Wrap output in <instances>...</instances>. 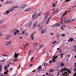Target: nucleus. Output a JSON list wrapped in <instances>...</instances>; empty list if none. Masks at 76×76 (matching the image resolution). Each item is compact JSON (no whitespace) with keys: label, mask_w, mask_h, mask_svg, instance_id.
I'll use <instances>...</instances> for the list:
<instances>
[{"label":"nucleus","mask_w":76,"mask_h":76,"mask_svg":"<svg viewBox=\"0 0 76 76\" xmlns=\"http://www.w3.org/2000/svg\"><path fill=\"white\" fill-rule=\"evenodd\" d=\"M60 34H58L57 35L56 37L57 38V39H59L60 38Z\"/></svg>","instance_id":"nucleus-15"},{"label":"nucleus","mask_w":76,"mask_h":76,"mask_svg":"<svg viewBox=\"0 0 76 76\" xmlns=\"http://www.w3.org/2000/svg\"><path fill=\"white\" fill-rule=\"evenodd\" d=\"M28 33L26 32L24 34V35L25 36H28Z\"/></svg>","instance_id":"nucleus-26"},{"label":"nucleus","mask_w":76,"mask_h":76,"mask_svg":"<svg viewBox=\"0 0 76 76\" xmlns=\"http://www.w3.org/2000/svg\"><path fill=\"white\" fill-rule=\"evenodd\" d=\"M43 47H44L43 45H40L39 47V48L37 49V51H38V50H39L40 49L42 48Z\"/></svg>","instance_id":"nucleus-19"},{"label":"nucleus","mask_w":76,"mask_h":76,"mask_svg":"<svg viewBox=\"0 0 76 76\" xmlns=\"http://www.w3.org/2000/svg\"><path fill=\"white\" fill-rule=\"evenodd\" d=\"M10 66V64H8L7 66V67H9Z\"/></svg>","instance_id":"nucleus-62"},{"label":"nucleus","mask_w":76,"mask_h":76,"mask_svg":"<svg viewBox=\"0 0 76 76\" xmlns=\"http://www.w3.org/2000/svg\"><path fill=\"white\" fill-rule=\"evenodd\" d=\"M64 55V53H61V58H63V56Z\"/></svg>","instance_id":"nucleus-31"},{"label":"nucleus","mask_w":76,"mask_h":76,"mask_svg":"<svg viewBox=\"0 0 76 76\" xmlns=\"http://www.w3.org/2000/svg\"><path fill=\"white\" fill-rule=\"evenodd\" d=\"M3 57H9V56H8V55H3Z\"/></svg>","instance_id":"nucleus-35"},{"label":"nucleus","mask_w":76,"mask_h":76,"mask_svg":"<svg viewBox=\"0 0 76 76\" xmlns=\"http://www.w3.org/2000/svg\"><path fill=\"white\" fill-rule=\"evenodd\" d=\"M5 60V59H4L3 60L0 61V62H3V61H4Z\"/></svg>","instance_id":"nucleus-45"},{"label":"nucleus","mask_w":76,"mask_h":76,"mask_svg":"<svg viewBox=\"0 0 76 76\" xmlns=\"http://www.w3.org/2000/svg\"><path fill=\"white\" fill-rule=\"evenodd\" d=\"M33 59H34V57H31V61H32V60H33Z\"/></svg>","instance_id":"nucleus-55"},{"label":"nucleus","mask_w":76,"mask_h":76,"mask_svg":"<svg viewBox=\"0 0 76 76\" xmlns=\"http://www.w3.org/2000/svg\"><path fill=\"white\" fill-rule=\"evenodd\" d=\"M37 69H38L39 70V71H41V66H39V67L37 68Z\"/></svg>","instance_id":"nucleus-27"},{"label":"nucleus","mask_w":76,"mask_h":76,"mask_svg":"<svg viewBox=\"0 0 76 76\" xmlns=\"http://www.w3.org/2000/svg\"><path fill=\"white\" fill-rule=\"evenodd\" d=\"M58 13V10L57 9L56 10H55L54 12H53V15H56V13Z\"/></svg>","instance_id":"nucleus-7"},{"label":"nucleus","mask_w":76,"mask_h":76,"mask_svg":"<svg viewBox=\"0 0 76 76\" xmlns=\"http://www.w3.org/2000/svg\"><path fill=\"white\" fill-rule=\"evenodd\" d=\"M32 18L34 20V19H37L38 18V17L37 15V13H34L33 14L32 16Z\"/></svg>","instance_id":"nucleus-3"},{"label":"nucleus","mask_w":76,"mask_h":76,"mask_svg":"<svg viewBox=\"0 0 76 76\" xmlns=\"http://www.w3.org/2000/svg\"><path fill=\"white\" fill-rule=\"evenodd\" d=\"M18 61V58H16V59H15L13 60V61L14 62H15V61Z\"/></svg>","instance_id":"nucleus-34"},{"label":"nucleus","mask_w":76,"mask_h":76,"mask_svg":"<svg viewBox=\"0 0 76 76\" xmlns=\"http://www.w3.org/2000/svg\"><path fill=\"white\" fill-rule=\"evenodd\" d=\"M61 66H64V64H63V63H61Z\"/></svg>","instance_id":"nucleus-48"},{"label":"nucleus","mask_w":76,"mask_h":76,"mask_svg":"<svg viewBox=\"0 0 76 76\" xmlns=\"http://www.w3.org/2000/svg\"><path fill=\"white\" fill-rule=\"evenodd\" d=\"M26 31L25 30H24L23 31H22V32H21V34H22V35H23V34H24V33Z\"/></svg>","instance_id":"nucleus-24"},{"label":"nucleus","mask_w":76,"mask_h":76,"mask_svg":"<svg viewBox=\"0 0 76 76\" xmlns=\"http://www.w3.org/2000/svg\"><path fill=\"white\" fill-rule=\"evenodd\" d=\"M8 72V71L7 70V72H4V74H7V73H7Z\"/></svg>","instance_id":"nucleus-44"},{"label":"nucleus","mask_w":76,"mask_h":76,"mask_svg":"<svg viewBox=\"0 0 76 76\" xmlns=\"http://www.w3.org/2000/svg\"><path fill=\"white\" fill-rule=\"evenodd\" d=\"M48 15H49V12H48L45 13V15L44 20V22H46V20H47V18H48Z\"/></svg>","instance_id":"nucleus-2"},{"label":"nucleus","mask_w":76,"mask_h":76,"mask_svg":"<svg viewBox=\"0 0 76 76\" xmlns=\"http://www.w3.org/2000/svg\"><path fill=\"white\" fill-rule=\"evenodd\" d=\"M70 57V54H69L68 55V57Z\"/></svg>","instance_id":"nucleus-56"},{"label":"nucleus","mask_w":76,"mask_h":76,"mask_svg":"<svg viewBox=\"0 0 76 76\" xmlns=\"http://www.w3.org/2000/svg\"><path fill=\"white\" fill-rule=\"evenodd\" d=\"M68 72L69 73H72V71H68Z\"/></svg>","instance_id":"nucleus-59"},{"label":"nucleus","mask_w":76,"mask_h":76,"mask_svg":"<svg viewBox=\"0 0 76 76\" xmlns=\"http://www.w3.org/2000/svg\"><path fill=\"white\" fill-rule=\"evenodd\" d=\"M65 34H62V35H61V37H64L65 36Z\"/></svg>","instance_id":"nucleus-46"},{"label":"nucleus","mask_w":76,"mask_h":76,"mask_svg":"<svg viewBox=\"0 0 76 76\" xmlns=\"http://www.w3.org/2000/svg\"><path fill=\"white\" fill-rule=\"evenodd\" d=\"M74 51H75V52H76V48H75V49H74Z\"/></svg>","instance_id":"nucleus-64"},{"label":"nucleus","mask_w":76,"mask_h":76,"mask_svg":"<svg viewBox=\"0 0 76 76\" xmlns=\"http://www.w3.org/2000/svg\"><path fill=\"white\" fill-rule=\"evenodd\" d=\"M4 69H5V70H7V66H6L4 68Z\"/></svg>","instance_id":"nucleus-52"},{"label":"nucleus","mask_w":76,"mask_h":76,"mask_svg":"<svg viewBox=\"0 0 76 76\" xmlns=\"http://www.w3.org/2000/svg\"><path fill=\"white\" fill-rule=\"evenodd\" d=\"M16 32L17 33H19V31L18 30H17Z\"/></svg>","instance_id":"nucleus-53"},{"label":"nucleus","mask_w":76,"mask_h":76,"mask_svg":"<svg viewBox=\"0 0 76 76\" xmlns=\"http://www.w3.org/2000/svg\"><path fill=\"white\" fill-rule=\"evenodd\" d=\"M43 26H42L40 27H39V30H41V29H42Z\"/></svg>","instance_id":"nucleus-36"},{"label":"nucleus","mask_w":76,"mask_h":76,"mask_svg":"<svg viewBox=\"0 0 76 76\" xmlns=\"http://www.w3.org/2000/svg\"><path fill=\"white\" fill-rule=\"evenodd\" d=\"M18 56H19V54L16 53V52H15V55H14V58H17Z\"/></svg>","instance_id":"nucleus-12"},{"label":"nucleus","mask_w":76,"mask_h":76,"mask_svg":"<svg viewBox=\"0 0 76 76\" xmlns=\"http://www.w3.org/2000/svg\"><path fill=\"white\" fill-rule=\"evenodd\" d=\"M59 52L60 53H61V52H62V50H61V49H60L59 50Z\"/></svg>","instance_id":"nucleus-43"},{"label":"nucleus","mask_w":76,"mask_h":76,"mask_svg":"<svg viewBox=\"0 0 76 76\" xmlns=\"http://www.w3.org/2000/svg\"><path fill=\"white\" fill-rule=\"evenodd\" d=\"M4 26H5V25H2V28H4Z\"/></svg>","instance_id":"nucleus-63"},{"label":"nucleus","mask_w":76,"mask_h":76,"mask_svg":"<svg viewBox=\"0 0 76 76\" xmlns=\"http://www.w3.org/2000/svg\"><path fill=\"white\" fill-rule=\"evenodd\" d=\"M17 35V32L16 31H15L14 33V35Z\"/></svg>","instance_id":"nucleus-38"},{"label":"nucleus","mask_w":76,"mask_h":76,"mask_svg":"<svg viewBox=\"0 0 76 76\" xmlns=\"http://www.w3.org/2000/svg\"><path fill=\"white\" fill-rule=\"evenodd\" d=\"M56 6L55 4H53L52 5L53 7H54Z\"/></svg>","instance_id":"nucleus-54"},{"label":"nucleus","mask_w":76,"mask_h":76,"mask_svg":"<svg viewBox=\"0 0 76 76\" xmlns=\"http://www.w3.org/2000/svg\"><path fill=\"white\" fill-rule=\"evenodd\" d=\"M2 71V67H1V65L0 64V72Z\"/></svg>","instance_id":"nucleus-29"},{"label":"nucleus","mask_w":76,"mask_h":76,"mask_svg":"<svg viewBox=\"0 0 76 76\" xmlns=\"http://www.w3.org/2000/svg\"><path fill=\"white\" fill-rule=\"evenodd\" d=\"M13 70V68H11L10 69V71H11V70Z\"/></svg>","instance_id":"nucleus-60"},{"label":"nucleus","mask_w":76,"mask_h":76,"mask_svg":"<svg viewBox=\"0 0 76 76\" xmlns=\"http://www.w3.org/2000/svg\"><path fill=\"white\" fill-rule=\"evenodd\" d=\"M49 63H52V61L50 60L49 61Z\"/></svg>","instance_id":"nucleus-61"},{"label":"nucleus","mask_w":76,"mask_h":76,"mask_svg":"<svg viewBox=\"0 0 76 76\" xmlns=\"http://www.w3.org/2000/svg\"><path fill=\"white\" fill-rule=\"evenodd\" d=\"M70 12V11H66V12L63 14V15H62V17H61V22L60 23V24H61L62 23H63V16H64L65 15H66V14H67V12Z\"/></svg>","instance_id":"nucleus-1"},{"label":"nucleus","mask_w":76,"mask_h":76,"mask_svg":"<svg viewBox=\"0 0 76 76\" xmlns=\"http://www.w3.org/2000/svg\"><path fill=\"white\" fill-rule=\"evenodd\" d=\"M58 57V56H56H56H55V55H54L53 56V57H54V58H53L52 61H53V63H54V62L56 61V60H55L56 58H57Z\"/></svg>","instance_id":"nucleus-6"},{"label":"nucleus","mask_w":76,"mask_h":76,"mask_svg":"<svg viewBox=\"0 0 76 76\" xmlns=\"http://www.w3.org/2000/svg\"><path fill=\"white\" fill-rule=\"evenodd\" d=\"M47 31V29L45 28L42 29L41 31V34H44Z\"/></svg>","instance_id":"nucleus-10"},{"label":"nucleus","mask_w":76,"mask_h":76,"mask_svg":"<svg viewBox=\"0 0 76 76\" xmlns=\"http://www.w3.org/2000/svg\"><path fill=\"white\" fill-rule=\"evenodd\" d=\"M7 3H9V4H10V3H13V1H7Z\"/></svg>","instance_id":"nucleus-21"},{"label":"nucleus","mask_w":76,"mask_h":76,"mask_svg":"<svg viewBox=\"0 0 76 76\" xmlns=\"http://www.w3.org/2000/svg\"><path fill=\"white\" fill-rule=\"evenodd\" d=\"M54 71V70L53 69H50V70L49 71V72H52Z\"/></svg>","instance_id":"nucleus-39"},{"label":"nucleus","mask_w":76,"mask_h":76,"mask_svg":"<svg viewBox=\"0 0 76 76\" xmlns=\"http://www.w3.org/2000/svg\"><path fill=\"white\" fill-rule=\"evenodd\" d=\"M14 8L13 7H12L11 8L9 9V10L10 12H12V11H13V10H14Z\"/></svg>","instance_id":"nucleus-14"},{"label":"nucleus","mask_w":76,"mask_h":76,"mask_svg":"<svg viewBox=\"0 0 76 76\" xmlns=\"http://www.w3.org/2000/svg\"><path fill=\"white\" fill-rule=\"evenodd\" d=\"M10 13V12L9 11H6V12H5V14H7V13Z\"/></svg>","instance_id":"nucleus-30"},{"label":"nucleus","mask_w":76,"mask_h":76,"mask_svg":"<svg viewBox=\"0 0 76 76\" xmlns=\"http://www.w3.org/2000/svg\"><path fill=\"white\" fill-rule=\"evenodd\" d=\"M41 13H39L37 16H39L41 15Z\"/></svg>","instance_id":"nucleus-41"},{"label":"nucleus","mask_w":76,"mask_h":76,"mask_svg":"<svg viewBox=\"0 0 76 76\" xmlns=\"http://www.w3.org/2000/svg\"><path fill=\"white\" fill-rule=\"evenodd\" d=\"M14 7V8L15 9H15H18L19 7V6H15L13 7Z\"/></svg>","instance_id":"nucleus-23"},{"label":"nucleus","mask_w":76,"mask_h":76,"mask_svg":"<svg viewBox=\"0 0 76 76\" xmlns=\"http://www.w3.org/2000/svg\"><path fill=\"white\" fill-rule=\"evenodd\" d=\"M32 20L30 21L29 22L28 24V28L31 27V25H32Z\"/></svg>","instance_id":"nucleus-9"},{"label":"nucleus","mask_w":76,"mask_h":76,"mask_svg":"<svg viewBox=\"0 0 76 76\" xmlns=\"http://www.w3.org/2000/svg\"><path fill=\"white\" fill-rule=\"evenodd\" d=\"M34 45V47H37V43L36 42H35L33 43Z\"/></svg>","instance_id":"nucleus-17"},{"label":"nucleus","mask_w":76,"mask_h":76,"mask_svg":"<svg viewBox=\"0 0 76 76\" xmlns=\"http://www.w3.org/2000/svg\"><path fill=\"white\" fill-rule=\"evenodd\" d=\"M37 22H35V23H34L33 26V29H35V28H36V26H37Z\"/></svg>","instance_id":"nucleus-8"},{"label":"nucleus","mask_w":76,"mask_h":76,"mask_svg":"<svg viewBox=\"0 0 76 76\" xmlns=\"http://www.w3.org/2000/svg\"><path fill=\"white\" fill-rule=\"evenodd\" d=\"M29 10H31L30 8H28L25 11H26V12H28V11H29Z\"/></svg>","instance_id":"nucleus-28"},{"label":"nucleus","mask_w":76,"mask_h":76,"mask_svg":"<svg viewBox=\"0 0 76 76\" xmlns=\"http://www.w3.org/2000/svg\"><path fill=\"white\" fill-rule=\"evenodd\" d=\"M73 47H74V48H76V45H73Z\"/></svg>","instance_id":"nucleus-50"},{"label":"nucleus","mask_w":76,"mask_h":76,"mask_svg":"<svg viewBox=\"0 0 76 76\" xmlns=\"http://www.w3.org/2000/svg\"><path fill=\"white\" fill-rule=\"evenodd\" d=\"M11 37L10 35H7L5 37L4 39L5 40H8V39H9Z\"/></svg>","instance_id":"nucleus-5"},{"label":"nucleus","mask_w":76,"mask_h":76,"mask_svg":"<svg viewBox=\"0 0 76 76\" xmlns=\"http://www.w3.org/2000/svg\"><path fill=\"white\" fill-rule=\"evenodd\" d=\"M75 18H74L73 19H72V20L71 21L72 22H73V21H75Z\"/></svg>","instance_id":"nucleus-51"},{"label":"nucleus","mask_w":76,"mask_h":76,"mask_svg":"<svg viewBox=\"0 0 76 76\" xmlns=\"http://www.w3.org/2000/svg\"><path fill=\"white\" fill-rule=\"evenodd\" d=\"M20 67V63L19 64V66L18 67V68L19 69Z\"/></svg>","instance_id":"nucleus-57"},{"label":"nucleus","mask_w":76,"mask_h":76,"mask_svg":"<svg viewBox=\"0 0 76 76\" xmlns=\"http://www.w3.org/2000/svg\"><path fill=\"white\" fill-rule=\"evenodd\" d=\"M28 45H29V44H28V43H26V45H25V44H23V45L24 46H25L24 47V48H26V47H27V46H28Z\"/></svg>","instance_id":"nucleus-20"},{"label":"nucleus","mask_w":76,"mask_h":76,"mask_svg":"<svg viewBox=\"0 0 76 76\" xmlns=\"http://www.w3.org/2000/svg\"><path fill=\"white\" fill-rule=\"evenodd\" d=\"M62 69L63 71H65V70H66V68H63Z\"/></svg>","instance_id":"nucleus-40"},{"label":"nucleus","mask_w":76,"mask_h":76,"mask_svg":"<svg viewBox=\"0 0 76 76\" xmlns=\"http://www.w3.org/2000/svg\"><path fill=\"white\" fill-rule=\"evenodd\" d=\"M37 72H40V71H39V69H38V68L37 69Z\"/></svg>","instance_id":"nucleus-58"},{"label":"nucleus","mask_w":76,"mask_h":76,"mask_svg":"<svg viewBox=\"0 0 76 76\" xmlns=\"http://www.w3.org/2000/svg\"><path fill=\"white\" fill-rule=\"evenodd\" d=\"M66 23H69L70 22H71L70 20H66L65 21Z\"/></svg>","instance_id":"nucleus-25"},{"label":"nucleus","mask_w":76,"mask_h":76,"mask_svg":"<svg viewBox=\"0 0 76 76\" xmlns=\"http://www.w3.org/2000/svg\"><path fill=\"white\" fill-rule=\"evenodd\" d=\"M70 39L71 42H72L73 41V38H71Z\"/></svg>","instance_id":"nucleus-32"},{"label":"nucleus","mask_w":76,"mask_h":76,"mask_svg":"<svg viewBox=\"0 0 76 76\" xmlns=\"http://www.w3.org/2000/svg\"><path fill=\"white\" fill-rule=\"evenodd\" d=\"M51 17L52 16H50V17L48 19V20H47V21L46 22V25H47V24H48V22H49V20H50V19H51Z\"/></svg>","instance_id":"nucleus-13"},{"label":"nucleus","mask_w":76,"mask_h":76,"mask_svg":"<svg viewBox=\"0 0 76 76\" xmlns=\"http://www.w3.org/2000/svg\"><path fill=\"white\" fill-rule=\"evenodd\" d=\"M26 6V4H23L21 5L20 7H21L22 9H24Z\"/></svg>","instance_id":"nucleus-11"},{"label":"nucleus","mask_w":76,"mask_h":76,"mask_svg":"<svg viewBox=\"0 0 76 76\" xmlns=\"http://www.w3.org/2000/svg\"><path fill=\"white\" fill-rule=\"evenodd\" d=\"M56 42H57L56 41L53 42H52V44H56Z\"/></svg>","instance_id":"nucleus-33"},{"label":"nucleus","mask_w":76,"mask_h":76,"mask_svg":"<svg viewBox=\"0 0 76 76\" xmlns=\"http://www.w3.org/2000/svg\"><path fill=\"white\" fill-rule=\"evenodd\" d=\"M31 40H34V33H33L32 34H31Z\"/></svg>","instance_id":"nucleus-16"},{"label":"nucleus","mask_w":76,"mask_h":76,"mask_svg":"<svg viewBox=\"0 0 76 76\" xmlns=\"http://www.w3.org/2000/svg\"><path fill=\"white\" fill-rule=\"evenodd\" d=\"M12 43V41H7V42L4 43V45H6V46H9L10 44Z\"/></svg>","instance_id":"nucleus-4"},{"label":"nucleus","mask_w":76,"mask_h":76,"mask_svg":"<svg viewBox=\"0 0 76 76\" xmlns=\"http://www.w3.org/2000/svg\"><path fill=\"white\" fill-rule=\"evenodd\" d=\"M31 49L29 51L28 53V56H29V54H30V53H31Z\"/></svg>","instance_id":"nucleus-37"},{"label":"nucleus","mask_w":76,"mask_h":76,"mask_svg":"<svg viewBox=\"0 0 76 76\" xmlns=\"http://www.w3.org/2000/svg\"><path fill=\"white\" fill-rule=\"evenodd\" d=\"M4 21V19H1L0 20V24H1L3 23V21Z\"/></svg>","instance_id":"nucleus-18"},{"label":"nucleus","mask_w":76,"mask_h":76,"mask_svg":"<svg viewBox=\"0 0 76 76\" xmlns=\"http://www.w3.org/2000/svg\"><path fill=\"white\" fill-rule=\"evenodd\" d=\"M54 26L57 27V26H59V24L58 23H56L54 25Z\"/></svg>","instance_id":"nucleus-22"},{"label":"nucleus","mask_w":76,"mask_h":76,"mask_svg":"<svg viewBox=\"0 0 76 76\" xmlns=\"http://www.w3.org/2000/svg\"><path fill=\"white\" fill-rule=\"evenodd\" d=\"M2 33H1V31H0V37H1V36H2Z\"/></svg>","instance_id":"nucleus-42"},{"label":"nucleus","mask_w":76,"mask_h":76,"mask_svg":"<svg viewBox=\"0 0 76 76\" xmlns=\"http://www.w3.org/2000/svg\"><path fill=\"white\" fill-rule=\"evenodd\" d=\"M59 71H60V72H61H61H63V69H60L59 70Z\"/></svg>","instance_id":"nucleus-49"},{"label":"nucleus","mask_w":76,"mask_h":76,"mask_svg":"<svg viewBox=\"0 0 76 76\" xmlns=\"http://www.w3.org/2000/svg\"><path fill=\"white\" fill-rule=\"evenodd\" d=\"M66 70L67 72H69V69H67V68H66Z\"/></svg>","instance_id":"nucleus-47"}]
</instances>
